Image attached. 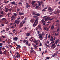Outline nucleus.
<instances>
[{
  "label": "nucleus",
  "mask_w": 60,
  "mask_h": 60,
  "mask_svg": "<svg viewBox=\"0 0 60 60\" xmlns=\"http://www.w3.org/2000/svg\"><path fill=\"white\" fill-rule=\"evenodd\" d=\"M38 3V6H36V8H38L39 7V6H41V4H43V2L42 1H41V2L39 1Z\"/></svg>",
  "instance_id": "f257e3e1"
},
{
  "label": "nucleus",
  "mask_w": 60,
  "mask_h": 60,
  "mask_svg": "<svg viewBox=\"0 0 60 60\" xmlns=\"http://www.w3.org/2000/svg\"><path fill=\"white\" fill-rule=\"evenodd\" d=\"M48 10H49V11H50L49 12H49H52V11H53V9L51 8H49L48 9Z\"/></svg>",
  "instance_id": "f03ea898"
},
{
  "label": "nucleus",
  "mask_w": 60,
  "mask_h": 60,
  "mask_svg": "<svg viewBox=\"0 0 60 60\" xmlns=\"http://www.w3.org/2000/svg\"><path fill=\"white\" fill-rule=\"evenodd\" d=\"M19 23H20V21H19L17 20H15V23L17 24H19Z\"/></svg>",
  "instance_id": "7ed1b4c3"
},
{
  "label": "nucleus",
  "mask_w": 60,
  "mask_h": 60,
  "mask_svg": "<svg viewBox=\"0 0 60 60\" xmlns=\"http://www.w3.org/2000/svg\"><path fill=\"white\" fill-rule=\"evenodd\" d=\"M35 3V1H32V2L31 3L32 6L33 7H34L35 6V5H34V3Z\"/></svg>",
  "instance_id": "20e7f679"
},
{
  "label": "nucleus",
  "mask_w": 60,
  "mask_h": 60,
  "mask_svg": "<svg viewBox=\"0 0 60 60\" xmlns=\"http://www.w3.org/2000/svg\"><path fill=\"white\" fill-rule=\"evenodd\" d=\"M18 38L17 37H15V38H13V40L15 41H17L18 40Z\"/></svg>",
  "instance_id": "39448f33"
},
{
  "label": "nucleus",
  "mask_w": 60,
  "mask_h": 60,
  "mask_svg": "<svg viewBox=\"0 0 60 60\" xmlns=\"http://www.w3.org/2000/svg\"><path fill=\"white\" fill-rule=\"evenodd\" d=\"M30 33H27L26 34V35L27 37H28V36H29L30 35Z\"/></svg>",
  "instance_id": "423d86ee"
},
{
  "label": "nucleus",
  "mask_w": 60,
  "mask_h": 60,
  "mask_svg": "<svg viewBox=\"0 0 60 60\" xmlns=\"http://www.w3.org/2000/svg\"><path fill=\"white\" fill-rule=\"evenodd\" d=\"M39 36L38 37V38H41V40H42V38H42V35H41V34H40L39 35Z\"/></svg>",
  "instance_id": "0eeeda50"
},
{
  "label": "nucleus",
  "mask_w": 60,
  "mask_h": 60,
  "mask_svg": "<svg viewBox=\"0 0 60 60\" xmlns=\"http://www.w3.org/2000/svg\"><path fill=\"white\" fill-rule=\"evenodd\" d=\"M1 20H2V21H3V22H4L5 21H6V19L5 18H4L2 19H1Z\"/></svg>",
  "instance_id": "6e6552de"
},
{
  "label": "nucleus",
  "mask_w": 60,
  "mask_h": 60,
  "mask_svg": "<svg viewBox=\"0 0 60 60\" xmlns=\"http://www.w3.org/2000/svg\"><path fill=\"white\" fill-rule=\"evenodd\" d=\"M53 19H54V18H52V19H50V17H48V20H49L50 21H51V20H52Z\"/></svg>",
  "instance_id": "1a4fd4ad"
},
{
  "label": "nucleus",
  "mask_w": 60,
  "mask_h": 60,
  "mask_svg": "<svg viewBox=\"0 0 60 60\" xmlns=\"http://www.w3.org/2000/svg\"><path fill=\"white\" fill-rule=\"evenodd\" d=\"M26 5L27 8H28V7H30V5H29V4H28L27 3H26Z\"/></svg>",
  "instance_id": "9d476101"
},
{
  "label": "nucleus",
  "mask_w": 60,
  "mask_h": 60,
  "mask_svg": "<svg viewBox=\"0 0 60 60\" xmlns=\"http://www.w3.org/2000/svg\"><path fill=\"white\" fill-rule=\"evenodd\" d=\"M38 19H36V20L35 21V22L33 24V26H34V25H35V23L37 21H38Z\"/></svg>",
  "instance_id": "9b49d317"
},
{
  "label": "nucleus",
  "mask_w": 60,
  "mask_h": 60,
  "mask_svg": "<svg viewBox=\"0 0 60 60\" xmlns=\"http://www.w3.org/2000/svg\"><path fill=\"white\" fill-rule=\"evenodd\" d=\"M20 26L21 27H22V26H23V23H22V22H20Z\"/></svg>",
  "instance_id": "f8f14e48"
},
{
  "label": "nucleus",
  "mask_w": 60,
  "mask_h": 60,
  "mask_svg": "<svg viewBox=\"0 0 60 60\" xmlns=\"http://www.w3.org/2000/svg\"><path fill=\"white\" fill-rule=\"evenodd\" d=\"M34 19H31L30 20V22H31V23H33L34 22Z\"/></svg>",
  "instance_id": "ddd939ff"
},
{
  "label": "nucleus",
  "mask_w": 60,
  "mask_h": 60,
  "mask_svg": "<svg viewBox=\"0 0 60 60\" xmlns=\"http://www.w3.org/2000/svg\"><path fill=\"white\" fill-rule=\"evenodd\" d=\"M54 25H52L51 27V29L52 30H53V29H54Z\"/></svg>",
  "instance_id": "4468645a"
},
{
  "label": "nucleus",
  "mask_w": 60,
  "mask_h": 60,
  "mask_svg": "<svg viewBox=\"0 0 60 60\" xmlns=\"http://www.w3.org/2000/svg\"><path fill=\"white\" fill-rule=\"evenodd\" d=\"M56 47V45H55L54 46H51V49H55Z\"/></svg>",
  "instance_id": "2eb2a0df"
},
{
  "label": "nucleus",
  "mask_w": 60,
  "mask_h": 60,
  "mask_svg": "<svg viewBox=\"0 0 60 60\" xmlns=\"http://www.w3.org/2000/svg\"><path fill=\"white\" fill-rule=\"evenodd\" d=\"M19 14L20 15H23L24 14V13H21L20 12H19Z\"/></svg>",
  "instance_id": "dca6fc26"
},
{
  "label": "nucleus",
  "mask_w": 60,
  "mask_h": 60,
  "mask_svg": "<svg viewBox=\"0 0 60 60\" xmlns=\"http://www.w3.org/2000/svg\"><path fill=\"white\" fill-rule=\"evenodd\" d=\"M6 52H7V51L5 50V51L3 52V53L5 55L6 54Z\"/></svg>",
  "instance_id": "f3484780"
},
{
  "label": "nucleus",
  "mask_w": 60,
  "mask_h": 60,
  "mask_svg": "<svg viewBox=\"0 0 60 60\" xmlns=\"http://www.w3.org/2000/svg\"><path fill=\"white\" fill-rule=\"evenodd\" d=\"M38 22H36V24H35L34 25V26H36L37 25V24H38Z\"/></svg>",
  "instance_id": "a211bd4d"
},
{
  "label": "nucleus",
  "mask_w": 60,
  "mask_h": 60,
  "mask_svg": "<svg viewBox=\"0 0 60 60\" xmlns=\"http://www.w3.org/2000/svg\"><path fill=\"white\" fill-rule=\"evenodd\" d=\"M11 4H15V1L12 2L11 3Z\"/></svg>",
  "instance_id": "6ab92c4d"
},
{
  "label": "nucleus",
  "mask_w": 60,
  "mask_h": 60,
  "mask_svg": "<svg viewBox=\"0 0 60 60\" xmlns=\"http://www.w3.org/2000/svg\"><path fill=\"white\" fill-rule=\"evenodd\" d=\"M48 19L49 17H48L46 18H45V21H47V19L48 20Z\"/></svg>",
  "instance_id": "aec40b11"
},
{
  "label": "nucleus",
  "mask_w": 60,
  "mask_h": 60,
  "mask_svg": "<svg viewBox=\"0 0 60 60\" xmlns=\"http://www.w3.org/2000/svg\"><path fill=\"white\" fill-rule=\"evenodd\" d=\"M57 54H58V52H56L55 53H54L53 55H55L56 56H57Z\"/></svg>",
  "instance_id": "412c9836"
},
{
  "label": "nucleus",
  "mask_w": 60,
  "mask_h": 60,
  "mask_svg": "<svg viewBox=\"0 0 60 60\" xmlns=\"http://www.w3.org/2000/svg\"><path fill=\"white\" fill-rule=\"evenodd\" d=\"M59 31H60V28H59V27L58 28V29H57V31L59 32Z\"/></svg>",
  "instance_id": "4be33fe9"
},
{
  "label": "nucleus",
  "mask_w": 60,
  "mask_h": 60,
  "mask_svg": "<svg viewBox=\"0 0 60 60\" xmlns=\"http://www.w3.org/2000/svg\"><path fill=\"white\" fill-rule=\"evenodd\" d=\"M25 43H26V45H28V43H28V41H26V42Z\"/></svg>",
  "instance_id": "5701e85b"
},
{
  "label": "nucleus",
  "mask_w": 60,
  "mask_h": 60,
  "mask_svg": "<svg viewBox=\"0 0 60 60\" xmlns=\"http://www.w3.org/2000/svg\"><path fill=\"white\" fill-rule=\"evenodd\" d=\"M34 50H32L31 51H30V53H34Z\"/></svg>",
  "instance_id": "b1692460"
},
{
  "label": "nucleus",
  "mask_w": 60,
  "mask_h": 60,
  "mask_svg": "<svg viewBox=\"0 0 60 60\" xmlns=\"http://www.w3.org/2000/svg\"><path fill=\"white\" fill-rule=\"evenodd\" d=\"M6 10L5 11V12H7L9 10V9H8V8H6Z\"/></svg>",
  "instance_id": "393cba45"
},
{
  "label": "nucleus",
  "mask_w": 60,
  "mask_h": 60,
  "mask_svg": "<svg viewBox=\"0 0 60 60\" xmlns=\"http://www.w3.org/2000/svg\"><path fill=\"white\" fill-rule=\"evenodd\" d=\"M35 15L36 16H40V14L38 13L35 14Z\"/></svg>",
  "instance_id": "a878e982"
},
{
  "label": "nucleus",
  "mask_w": 60,
  "mask_h": 60,
  "mask_svg": "<svg viewBox=\"0 0 60 60\" xmlns=\"http://www.w3.org/2000/svg\"><path fill=\"white\" fill-rule=\"evenodd\" d=\"M41 22L42 23H45V22L44 20H43V19L42 20H41Z\"/></svg>",
  "instance_id": "bb28decb"
},
{
  "label": "nucleus",
  "mask_w": 60,
  "mask_h": 60,
  "mask_svg": "<svg viewBox=\"0 0 60 60\" xmlns=\"http://www.w3.org/2000/svg\"><path fill=\"white\" fill-rule=\"evenodd\" d=\"M14 15L15 16V17H16L17 16V15H18L16 13H14Z\"/></svg>",
  "instance_id": "cd10ccee"
},
{
  "label": "nucleus",
  "mask_w": 60,
  "mask_h": 60,
  "mask_svg": "<svg viewBox=\"0 0 60 60\" xmlns=\"http://www.w3.org/2000/svg\"><path fill=\"white\" fill-rule=\"evenodd\" d=\"M45 58L46 59H47V60L49 59L50 58V57H47L46 58Z\"/></svg>",
  "instance_id": "c85d7f7f"
},
{
  "label": "nucleus",
  "mask_w": 60,
  "mask_h": 60,
  "mask_svg": "<svg viewBox=\"0 0 60 60\" xmlns=\"http://www.w3.org/2000/svg\"><path fill=\"white\" fill-rule=\"evenodd\" d=\"M22 22H23V24H24V23H26V21H22Z\"/></svg>",
  "instance_id": "c756f323"
},
{
  "label": "nucleus",
  "mask_w": 60,
  "mask_h": 60,
  "mask_svg": "<svg viewBox=\"0 0 60 60\" xmlns=\"http://www.w3.org/2000/svg\"><path fill=\"white\" fill-rule=\"evenodd\" d=\"M46 10L45 8H44L42 10V11H46Z\"/></svg>",
  "instance_id": "7c9ffc66"
},
{
  "label": "nucleus",
  "mask_w": 60,
  "mask_h": 60,
  "mask_svg": "<svg viewBox=\"0 0 60 60\" xmlns=\"http://www.w3.org/2000/svg\"><path fill=\"white\" fill-rule=\"evenodd\" d=\"M6 31H8L9 30V28H6Z\"/></svg>",
  "instance_id": "2f4dec72"
},
{
  "label": "nucleus",
  "mask_w": 60,
  "mask_h": 60,
  "mask_svg": "<svg viewBox=\"0 0 60 60\" xmlns=\"http://www.w3.org/2000/svg\"><path fill=\"white\" fill-rule=\"evenodd\" d=\"M39 28H41V25H38V27Z\"/></svg>",
  "instance_id": "473e14b6"
},
{
  "label": "nucleus",
  "mask_w": 60,
  "mask_h": 60,
  "mask_svg": "<svg viewBox=\"0 0 60 60\" xmlns=\"http://www.w3.org/2000/svg\"><path fill=\"white\" fill-rule=\"evenodd\" d=\"M55 41H53L51 43H50V44H51L52 43H54Z\"/></svg>",
  "instance_id": "72a5a7b5"
},
{
  "label": "nucleus",
  "mask_w": 60,
  "mask_h": 60,
  "mask_svg": "<svg viewBox=\"0 0 60 60\" xmlns=\"http://www.w3.org/2000/svg\"><path fill=\"white\" fill-rule=\"evenodd\" d=\"M1 25L2 26H4V24L3 23H2L1 24Z\"/></svg>",
  "instance_id": "f704fd0d"
},
{
  "label": "nucleus",
  "mask_w": 60,
  "mask_h": 60,
  "mask_svg": "<svg viewBox=\"0 0 60 60\" xmlns=\"http://www.w3.org/2000/svg\"><path fill=\"white\" fill-rule=\"evenodd\" d=\"M39 27H36V29L37 30H38V29H39Z\"/></svg>",
  "instance_id": "c9c22d12"
},
{
  "label": "nucleus",
  "mask_w": 60,
  "mask_h": 60,
  "mask_svg": "<svg viewBox=\"0 0 60 60\" xmlns=\"http://www.w3.org/2000/svg\"><path fill=\"white\" fill-rule=\"evenodd\" d=\"M32 14L33 15H35V13L34 12H33L32 13Z\"/></svg>",
  "instance_id": "e433bc0d"
},
{
  "label": "nucleus",
  "mask_w": 60,
  "mask_h": 60,
  "mask_svg": "<svg viewBox=\"0 0 60 60\" xmlns=\"http://www.w3.org/2000/svg\"><path fill=\"white\" fill-rule=\"evenodd\" d=\"M33 42H34L35 43H36L37 42V41H34Z\"/></svg>",
  "instance_id": "4c0bfd02"
},
{
  "label": "nucleus",
  "mask_w": 60,
  "mask_h": 60,
  "mask_svg": "<svg viewBox=\"0 0 60 60\" xmlns=\"http://www.w3.org/2000/svg\"><path fill=\"white\" fill-rule=\"evenodd\" d=\"M55 45H56V44H55V43H54L52 44V46H55Z\"/></svg>",
  "instance_id": "58836bf2"
},
{
  "label": "nucleus",
  "mask_w": 60,
  "mask_h": 60,
  "mask_svg": "<svg viewBox=\"0 0 60 60\" xmlns=\"http://www.w3.org/2000/svg\"><path fill=\"white\" fill-rule=\"evenodd\" d=\"M19 55H17L16 56V57L17 58H19Z\"/></svg>",
  "instance_id": "ea45409f"
},
{
  "label": "nucleus",
  "mask_w": 60,
  "mask_h": 60,
  "mask_svg": "<svg viewBox=\"0 0 60 60\" xmlns=\"http://www.w3.org/2000/svg\"><path fill=\"white\" fill-rule=\"evenodd\" d=\"M42 46V44L41 43H40V45H39V46Z\"/></svg>",
  "instance_id": "a19ab883"
},
{
  "label": "nucleus",
  "mask_w": 60,
  "mask_h": 60,
  "mask_svg": "<svg viewBox=\"0 0 60 60\" xmlns=\"http://www.w3.org/2000/svg\"><path fill=\"white\" fill-rule=\"evenodd\" d=\"M42 35H45V34H44V32H43L42 33Z\"/></svg>",
  "instance_id": "79ce46f5"
},
{
  "label": "nucleus",
  "mask_w": 60,
  "mask_h": 60,
  "mask_svg": "<svg viewBox=\"0 0 60 60\" xmlns=\"http://www.w3.org/2000/svg\"><path fill=\"white\" fill-rule=\"evenodd\" d=\"M26 40H24L23 41V42H24V43H25V42H26Z\"/></svg>",
  "instance_id": "37998d69"
},
{
  "label": "nucleus",
  "mask_w": 60,
  "mask_h": 60,
  "mask_svg": "<svg viewBox=\"0 0 60 60\" xmlns=\"http://www.w3.org/2000/svg\"><path fill=\"white\" fill-rule=\"evenodd\" d=\"M3 54V52H2V51H0V54L1 55H2Z\"/></svg>",
  "instance_id": "c03bdc74"
},
{
  "label": "nucleus",
  "mask_w": 60,
  "mask_h": 60,
  "mask_svg": "<svg viewBox=\"0 0 60 60\" xmlns=\"http://www.w3.org/2000/svg\"><path fill=\"white\" fill-rule=\"evenodd\" d=\"M15 18V17H14V15H12L11 17V18Z\"/></svg>",
  "instance_id": "a18cd8bd"
},
{
  "label": "nucleus",
  "mask_w": 60,
  "mask_h": 60,
  "mask_svg": "<svg viewBox=\"0 0 60 60\" xmlns=\"http://www.w3.org/2000/svg\"><path fill=\"white\" fill-rule=\"evenodd\" d=\"M59 39L57 40L56 41V42L58 43V41H59Z\"/></svg>",
  "instance_id": "49530a36"
},
{
  "label": "nucleus",
  "mask_w": 60,
  "mask_h": 60,
  "mask_svg": "<svg viewBox=\"0 0 60 60\" xmlns=\"http://www.w3.org/2000/svg\"><path fill=\"white\" fill-rule=\"evenodd\" d=\"M8 21H7V22H4V23L5 24H8Z\"/></svg>",
  "instance_id": "de8ad7c7"
},
{
  "label": "nucleus",
  "mask_w": 60,
  "mask_h": 60,
  "mask_svg": "<svg viewBox=\"0 0 60 60\" xmlns=\"http://www.w3.org/2000/svg\"><path fill=\"white\" fill-rule=\"evenodd\" d=\"M38 34H40V31H37Z\"/></svg>",
  "instance_id": "09e8293b"
},
{
  "label": "nucleus",
  "mask_w": 60,
  "mask_h": 60,
  "mask_svg": "<svg viewBox=\"0 0 60 60\" xmlns=\"http://www.w3.org/2000/svg\"><path fill=\"white\" fill-rule=\"evenodd\" d=\"M1 37H2V38H5V36H2Z\"/></svg>",
  "instance_id": "8fccbe9b"
},
{
  "label": "nucleus",
  "mask_w": 60,
  "mask_h": 60,
  "mask_svg": "<svg viewBox=\"0 0 60 60\" xmlns=\"http://www.w3.org/2000/svg\"><path fill=\"white\" fill-rule=\"evenodd\" d=\"M9 34H11V35H12V33H9Z\"/></svg>",
  "instance_id": "3c124183"
},
{
  "label": "nucleus",
  "mask_w": 60,
  "mask_h": 60,
  "mask_svg": "<svg viewBox=\"0 0 60 60\" xmlns=\"http://www.w3.org/2000/svg\"><path fill=\"white\" fill-rule=\"evenodd\" d=\"M53 39H50V41H53Z\"/></svg>",
  "instance_id": "603ef678"
},
{
  "label": "nucleus",
  "mask_w": 60,
  "mask_h": 60,
  "mask_svg": "<svg viewBox=\"0 0 60 60\" xmlns=\"http://www.w3.org/2000/svg\"><path fill=\"white\" fill-rule=\"evenodd\" d=\"M33 49H34L33 48V47H31L30 48V49H31V50H33Z\"/></svg>",
  "instance_id": "864d4df0"
},
{
  "label": "nucleus",
  "mask_w": 60,
  "mask_h": 60,
  "mask_svg": "<svg viewBox=\"0 0 60 60\" xmlns=\"http://www.w3.org/2000/svg\"><path fill=\"white\" fill-rule=\"evenodd\" d=\"M19 53L18 52H17L16 53V54L17 55H19Z\"/></svg>",
  "instance_id": "5fc2aeb1"
},
{
  "label": "nucleus",
  "mask_w": 60,
  "mask_h": 60,
  "mask_svg": "<svg viewBox=\"0 0 60 60\" xmlns=\"http://www.w3.org/2000/svg\"><path fill=\"white\" fill-rule=\"evenodd\" d=\"M24 30H26V29H27V28L26 27H25V28L24 29Z\"/></svg>",
  "instance_id": "6e6d98bb"
},
{
  "label": "nucleus",
  "mask_w": 60,
  "mask_h": 60,
  "mask_svg": "<svg viewBox=\"0 0 60 60\" xmlns=\"http://www.w3.org/2000/svg\"><path fill=\"white\" fill-rule=\"evenodd\" d=\"M56 13H59V11H56Z\"/></svg>",
  "instance_id": "4d7b16f0"
},
{
  "label": "nucleus",
  "mask_w": 60,
  "mask_h": 60,
  "mask_svg": "<svg viewBox=\"0 0 60 60\" xmlns=\"http://www.w3.org/2000/svg\"><path fill=\"white\" fill-rule=\"evenodd\" d=\"M17 47H20V45H17Z\"/></svg>",
  "instance_id": "13d9d810"
},
{
  "label": "nucleus",
  "mask_w": 60,
  "mask_h": 60,
  "mask_svg": "<svg viewBox=\"0 0 60 60\" xmlns=\"http://www.w3.org/2000/svg\"><path fill=\"white\" fill-rule=\"evenodd\" d=\"M48 39H49V38H50V35H49L48 36Z\"/></svg>",
  "instance_id": "bf43d9fd"
},
{
  "label": "nucleus",
  "mask_w": 60,
  "mask_h": 60,
  "mask_svg": "<svg viewBox=\"0 0 60 60\" xmlns=\"http://www.w3.org/2000/svg\"><path fill=\"white\" fill-rule=\"evenodd\" d=\"M34 47H35V48H37V47H38V46L37 45H35Z\"/></svg>",
  "instance_id": "052dcab7"
},
{
  "label": "nucleus",
  "mask_w": 60,
  "mask_h": 60,
  "mask_svg": "<svg viewBox=\"0 0 60 60\" xmlns=\"http://www.w3.org/2000/svg\"><path fill=\"white\" fill-rule=\"evenodd\" d=\"M55 35L56 36H57L58 35V34H56V33H55Z\"/></svg>",
  "instance_id": "680f3d73"
},
{
  "label": "nucleus",
  "mask_w": 60,
  "mask_h": 60,
  "mask_svg": "<svg viewBox=\"0 0 60 60\" xmlns=\"http://www.w3.org/2000/svg\"><path fill=\"white\" fill-rule=\"evenodd\" d=\"M56 22H59V20H58L56 21Z\"/></svg>",
  "instance_id": "e2e57ef3"
},
{
  "label": "nucleus",
  "mask_w": 60,
  "mask_h": 60,
  "mask_svg": "<svg viewBox=\"0 0 60 60\" xmlns=\"http://www.w3.org/2000/svg\"><path fill=\"white\" fill-rule=\"evenodd\" d=\"M39 51H41V49L40 48H39Z\"/></svg>",
  "instance_id": "0e129e2a"
},
{
  "label": "nucleus",
  "mask_w": 60,
  "mask_h": 60,
  "mask_svg": "<svg viewBox=\"0 0 60 60\" xmlns=\"http://www.w3.org/2000/svg\"><path fill=\"white\" fill-rule=\"evenodd\" d=\"M3 45V44L2 43H0V46H2Z\"/></svg>",
  "instance_id": "69168bd1"
},
{
  "label": "nucleus",
  "mask_w": 60,
  "mask_h": 60,
  "mask_svg": "<svg viewBox=\"0 0 60 60\" xmlns=\"http://www.w3.org/2000/svg\"><path fill=\"white\" fill-rule=\"evenodd\" d=\"M24 18V17L23 16H22L21 17V18L22 19H23V18Z\"/></svg>",
  "instance_id": "338daca9"
},
{
  "label": "nucleus",
  "mask_w": 60,
  "mask_h": 60,
  "mask_svg": "<svg viewBox=\"0 0 60 60\" xmlns=\"http://www.w3.org/2000/svg\"><path fill=\"white\" fill-rule=\"evenodd\" d=\"M26 19H27L26 18H25L24 19V20H26Z\"/></svg>",
  "instance_id": "774afa93"
}]
</instances>
